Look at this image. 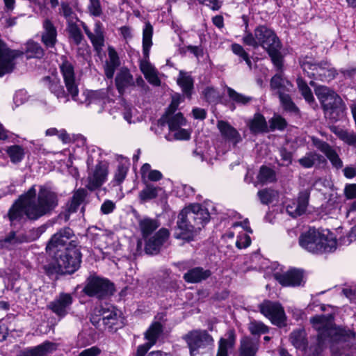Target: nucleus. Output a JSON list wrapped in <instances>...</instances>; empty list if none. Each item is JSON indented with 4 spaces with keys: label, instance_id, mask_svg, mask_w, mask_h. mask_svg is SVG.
<instances>
[{
    "label": "nucleus",
    "instance_id": "obj_1",
    "mask_svg": "<svg viewBox=\"0 0 356 356\" xmlns=\"http://www.w3.org/2000/svg\"><path fill=\"white\" fill-rule=\"evenodd\" d=\"M313 327L318 332L315 343L309 348V356H323L327 343L334 356H356L353 348L355 334L350 330L337 327L334 325L332 315L316 316L311 318Z\"/></svg>",
    "mask_w": 356,
    "mask_h": 356
},
{
    "label": "nucleus",
    "instance_id": "obj_2",
    "mask_svg": "<svg viewBox=\"0 0 356 356\" xmlns=\"http://www.w3.org/2000/svg\"><path fill=\"white\" fill-rule=\"evenodd\" d=\"M74 237V232L70 227H64L51 236L46 250L54 258V261L44 266L49 275L71 274L79 268L81 253L76 248V242L72 239Z\"/></svg>",
    "mask_w": 356,
    "mask_h": 356
},
{
    "label": "nucleus",
    "instance_id": "obj_3",
    "mask_svg": "<svg viewBox=\"0 0 356 356\" xmlns=\"http://www.w3.org/2000/svg\"><path fill=\"white\" fill-rule=\"evenodd\" d=\"M57 205V195L54 192L41 186L37 195L35 186L33 185L15 201L8 216L11 225L21 222L24 216L35 220L50 213Z\"/></svg>",
    "mask_w": 356,
    "mask_h": 356
},
{
    "label": "nucleus",
    "instance_id": "obj_4",
    "mask_svg": "<svg viewBox=\"0 0 356 356\" xmlns=\"http://www.w3.org/2000/svg\"><path fill=\"white\" fill-rule=\"evenodd\" d=\"M209 218L208 210L199 204L185 207L178 215L175 237L187 241L193 240L197 231L209 222Z\"/></svg>",
    "mask_w": 356,
    "mask_h": 356
},
{
    "label": "nucleus",
    "instance_id": "obj_5",
    "mask_svg": "<svg viewBox=\"0 0 356 356\" xmlns=\"http://www.w3.org/2000/svg\"><path fill=\"white\" fill-rule=\"evenodd\" d=\"M62 62L59 65V68L62 74L64 83L68 93L72 99L80 104L90 105L96 103H104L106 93L102 90L86 91L81 97H79L78 83L75 79L74 67L66 56L61 57Z\"/></svg>",
    "mask_w": 356,
    "mask_h": 356
},
{
    "label": "nucleus",
    "instance_id": "obj_6",
    "mask_svg": "<svg viewBox=\"0 0 356 356\" xmlns=\"http://www.w3.org/2000/svg\"><path fill=\"white\" fill-rule=\"evenodd\" d=\"M242 19L245 24V33L242 38L244 44L257 49L261 47L266 51L278 47L281 42L275 33L265 25L257 26L253 33L248 31V19L245 15Z\"/></svg>",
    "mask_w": 356,
    "mask_h": 356
},
{
    "label": "nucleus",
    "instance_id": "obj_7",
    "mask_svg": "<svg viewBox=\"0 0 356 356\" xmlns=\"http://www.w3.org/2000/svg\"><path fill=\"white\" fill-rule=\"evenodd\" d=\"M309 84L314 88L327 118L336 122L344 116L346 106L339 95L325 86L316 85L314 81H311Z\"/></svg>",
    "mask_w": 356,
    "mask_h": 356
},
{
    "label": "nucleus",
    "instance_id": "obj_8",
    "mask_svg": "<svg viewBox=\"0 0 356 356\" xmlns=\"http://www.w3.org/2000/svg\"><path fill=\"white\" fill-rule=\"evenodd\" d=\"M299 244L302 248L313 254L330 252L337 248V241L314 228H310L299 237Z\"/></svg>",
    "mask_w": 356,
    "mask_h": 356
},
{
    "label": "nucleus",
    "instance_id": "obj_9",
    "mask_svg": "<svg viewBox=\"0 0 356 356\" xmlns=\"http://www.w3.org/2000/svg\"><path fill=\"white\" fill-rule=\"evenodd\" d=\"M300 65L308 77L321 81H329L337 74L336 70L326 60L316 63L305 58L300 61Z\"/></svg>",
    "mask_w": 356,
    "mask_h": 356
},
{
    "label": "nucleus",
    "instance_id": "obj_10",
    "mask_svg": "<svg viewBox=\"0 0 356 356\" xmlns=\"http://www.w3.org/2000/svg\"><path fill=\"white\" fill-rule=\"evenodd\" d=\"M187 343L191 356H201L204 350L213 346V339L206 330H195L184 337Z\"/></svg>",
    "mask_w": 356,
    "mask_h": 356
},
{
    "label": "nucleus",
    "instance_id": "obj_11",
    "mask_svg": "<svg viewBox=\"0 0 356 356\" xmlns=\"http://www.w3.org/2000/svg\"><path fill=\"white\" fill-rule=\"evenodd\" d=\"M113 284L108 280L90 276L86 280L83 292L88 296L102 298L113 294Z\"/></svg>",
    "mask_w": 356,
    "mask_h": 356
},
{
    "label": "nucleus",
    "instance_id": "obj_12",
    "mask_svg": "<svg viewBox=\"0 0 356 356\" xmlns=\"http://www.w3.org/2000/svg\"><path fill=\"white\" fill-rule=\"evenodd\" d=\"M152 35L153 27L147 22L145 23L143 30V54L144 59L140 62V69L144 76L156 70L148 60L150 48L152 46Z\"/></svg>",
    "mask_w": 356,
    "mask_h": 356
},
{
    "label": "nucleus",
    "instance_id": "obj_13",
    "mask_svg": "<svg viewBox=\"0 0 356 356\" xmlns=\"http://www.w3.org/2000/svg\"><path fill=\"white\" fill-rule=\"evenodd\" d=\"M259 308L261 313L269 318L273 324L279 327L286 325V315L280 303L264 301L260 305Z\"/></svg>",
    "mask_w": 356,
    "mask_h": 356
},
{
    "label": "nucleus",
    "instance_id": "obj_14",
    "mask_svg": "<svg viewBox=\"0 0 356 356\" xmlns=\"http://www.w3.org/2000/svg\"><path fill=\"white\" fill-rule=\"evenodd\" d=\"M95 313L100 316L103 323L109 330L118 329L116 325L118 324L120 312L114 306L105 305L99 308H96Z\"/></svg>",
    "mask_w": 356,
    "mask_h": 356
},
{
    "label": "nucleus",
    "instance_id": "obj_15",
    "mask_svg": "<svg viewBox=\"0 0 356 356\" xmlns=\"http://www.w3.org/2000/svg\"><path fill=\"white\" fill-rule=\"evenodd\" d=\"M108 174V167L106 163L99 161L95 168L88 174L86 187L90 191L99 188L106 180Z\"/></svg>",
    "mask_w": 356,
    "mask_h": 356
},
{
    "label": "nucleus",
    "instance_id": "obj_16",
    "mask_svg": "<svg viewBox=\"0 0 356 356\" xmlns=\"http://www.w3.org/2000/svg\"><path fill=\"white\" fill-rule=\"evenodd\" d=\"M163 332V327L160 323H152L145 333V339L147 343L138 346L136 356H145L147 351L156 343L158 338Z\"/></svg>",
    "mask_w": 356,
    "mask_h": 356
},
{
    "label": "nucleus",
    "instance_id": "obj_17",
    "mask_svg": "<svg viewBox=\"0 0 356 356\" xmlns=\"http://www.w3.org/2000/svg\"><path fill=\"white\" fill-rule=\"evenodd\" d=\"M73 302L71 294L60 293L53 301L50 302L47 307L59 318L65 317Z\"/></svg>",
    "mask_w": 356,
    "mask_h": 356
},
{
    "label": "nucleus",
    "instance_id": "obj_18",
    "mask_svg": "<svg viewBox=\"0 0 356 356\" xmlns=\"http://www.w3.org/2000/svg\"><path fill=\"white\" fill-rule=\"evenodd\" d=\"M170 236L169 231L165 228L160 229L153 236L145 239V250L147 254H157Z\"/></svg>",
    "mask_w": 356,
    "mask_h": 356
},
{
    "label": "nucleus",
    "instance_id": "obj_19",
    "mask_svg": "<svg viewBox=\"0 0 356 356\" xmlns=\"http://www.w3.org/2000/svg\"><path fill=\"white\" fill-rule=\"evenodd\" d=\"M23 52L0 47V77L13 72L14 59L22 56Z\"/></svg>",
    "mask_w": 356,
    "mask_h": 356
},
{
    "label": "nucleus",
    "instance_id": "obj_20",
    "mask_svg": "<svg viewBox=\"0 0 356 356\" xmlns=\"http://www.w3.org/2000/svg\"><path fill=\"white\" fill-rule=\"evenodd\" d=\"M275 280L284 286H298L302 282V273L297 269H291L284 273H275Z\"/></svg>",
    "mask_w": 356,
    "mask_h": 356
},
{
    "label": "nucleus",
    "instance_id": "obj_21",
    "mask_svg": "<svg viewBox=\"0 0 356 356\" xmlns=\"http://www.w3.org/2000/svg\"><path fill=\"white\" fill-rule=\"evenodd\" d=\"M314 145L330 161L332 165L337 169L342 168L343 162L336 151L327 143L313 136L312 138Z\"/></svg>",
    "mask_w": 356,
    "mask_h": 356
},
{
    "label": "nucleus",
    "instance_id": "obj_22",
    "mask_svg": "<svg viewBox=\"0 0 356 356\" xmlns=\"http://www.w3.org/2000/svg\"><path fill=\"white\" fill-rule=\"evenodd\" d=\"M309 194L308 190L300 191L297 201L293 202L291 204L286 206L288 213L293 217L303 214L306 211L308 206Z\"/></svg>",
    "mask_w": 356,
    "mask_h": 356
},
{
    "label": "nucleus",
    "instance_id": "obj_23",
    "mask_svg": "<svg viewBox=\"0 0 356 356\" xmlns=\"http://www.w3.org/2000/svg\"><path fill=\"white\" fill-rule=\"evenodd\" d=\"M42 81L44 87L57 99L66 98L68 95H70L67 90L65 92L60 80L55 75L46 76L42 78Z\"/></svg>",
    "mask_w": 356,
    "mask_h": 356
},
{
    "label": "nucleus",
    "instance_id": "obj_24",
    "mask_svg": "<svg viewBox=\"0 0 356 356\" xmlns=\"http://www.w3.org/2000/svg\"><path fill=\"white\" fill-rule=\"evenodd\" d=\"M41 40L47 47H54L57 42V29L52 21L46 18L42 22Z\"/></svg>",
    "mask_w": 356,
    "mask_h": 356
},
{
    "label": "nucleus",
    "instance_id": "obj_25",
    "mask_svg": "<svg viewBox=\"0 0 356 356\" xmlns=\"http://www.w3.org/2000/svg\"><path fill=\"white\" fill-rule=\"evenodd\" d=\"M115 81L116 88L120 95H123L127 88L135 86L134 77L126 67L120 69L115 76Z\"/></svg>",
    "mask_w": 356,
    "mask_h": 356
},
{
    "label": "nucleus",
    "instance_id": "obj_26",
    "mask_svg": "<svg viewBox=\"0 0 356 356\" xmlns=\"http://www.w3.org/2000/svg\"><path fill=\"white\" fill-rule=\"evenodd\" d=\"M57 348L54 343L46 341L32 348L26 349L22 351L18 356H45L53 353Z\"/></svg>",
    "mask_w": 356,
    "mask_h": 356
},
{
    "label": "nucleus",
    "instance_id": "obj_27",
    "mask_svg": "<svg viewBox=\"0 0 356 356\" xmlns=\"http://www.w3.org/2000/svg\"><path fill=\"white\" fill-rule=\"evenodd\" d=\"M259 346V339L244 337L241 339L238 356H255Z\"/></svg>",
    "mask_w": 356,
    "mask_h": 356
},
{
    "label": "nucleus",
    "instance_id": "obj_28",
    "mask_svg": "<svg viewBox=\"0 0 356 356\" xmlns=\"http://www.w3.org/2000/svg\"><path fill=\"white\" fill-rule=\"evenodd\" d=\"M289 341L297 350L302 352L305 351L308 345L307 334L305 330L302 327L294 330L290 334Z\"/></svg>",
    "mask_w": 356,
    "mask_h": 356
},
{
    "label": "nucleus",
    "instance_id": "obj_29",
    "mask_svg": "<svg viewBox=\"0 0 356 356\" xmlns=\"http://www.w3.org/2000/svg\"><path fill=\"white\" fill-rule=\"evenodd\" d=\"M108 60L104 65L105 75L108 79H112L115 70L120 66V61L118 53L112 47L108 48Z\"/></svg>",
    "mask_w": 356,
    "mask_h": 356
},
{
    "label": "nucleus",
    "instance_id": "obj_30",
    "mask_svg": "<svg viewBox=\"0 0 356 356\" xmlns=\"http://www.w3.org/2000/svg\"><path fill=\"white\" fill-rule=\"evenodd\" d=\"M211 275L209 270L202 267H195L188 270L184 275V280L188 283H197L207 280Z\"/></svg>",
    "mask_w": 356,
    "mask_h": 356
},
{
    "label": "nucleus",
    "instance_id": "obj_31",
    "mask_svg": "<svg viewBox=\"0 0 356 356\" xmlns=\"http://www.w3.org/2000/svg\"><path fill=\"white\" fill-rule=\"evenodd\" d=\"M177 83L181 88L184 95L188 98H191L193 88V80L191 76L183 71H180Z\"/></svg>",
    "mask_w": 356,
    "mask_h": 356
},
{
    "label": "nucleus",
    "instance_id": "obj_32",
    "mask_svg": "<svg viewBox=\"0 0 356 356\" xmlns=\"http://www.w3.org/2000/svg\"><path fill=\"white\" fill-rule=\"evenodd\" d=\"M248 125L250 129L253 132H266L268 131L267 122L263 115L257 113L254 115Z\"/></svg>",
    "mask_w": 356,
    "mask_h": 356
},
{
    "label": "nucleus",
    "instance_id": "obj_33",
    "mask_svg": "<svg viewBox=\"0 0 356 356\" xmlns=\"http://www.w3.org/2000/svg\"><path fill=\"white\" fill-rule=\"evenodd\" d=\"M91 43L97 51L102 50L104 45V29L102 24L99 21L96 22L95 24L93 38H92Z\"/></svg>",
    "mask_w": 356,
    "mask_h": 356
},
{
    "label": "nucleus",
    "instance_id": "obj_34",
    "mask_svg": "<svg viewBox=\"0 0 356 356\" xmlns=\"http://www.w3.org/2000/svg\"><path fill=\"white\" fill-rule=\"evenodd\" d=\"M139 226L143 238H147L160 226V223L157 220L145 218L140 220Z\"/></svg>",
    "mask_w": 356,
    "mask_h": 356
},
{
    "label": "nucleus",
    "instance_id": "obj_35",
    "mask_svg": "<svg viewBox=\"0 0 356 356\" xmlns=\"http://www.w3.org/2000/svg\"><path fill=\"white\" fill-rule=\"evenodd\" d=\"M161 191L160 187L155 186L152 184H145V187L140 191L138 197L142 202H147L156 198Z\"/></svg>",
    "mask_w": 356,
    "mask_h": 356
},
{
    "label": "nucleus",
    "instance_id": "obj_36",
    "mask_svg": "<svg viewBox=\"0 0 356 356\" xmlns=\"http://www.w3.org/2000/svg\"><path fill=\"white\" fill-rule=\"evenodd\" d=\"M6 152L9 156L10 161L13 163H18L21 162L25 154L24 148L17 145H13L8 147Z\"/></svg>",
    "mask_w": 356,
    "mask_h": 356
},
{
    "label": "nucleus",
    "instance_id": "obj_37",
    "mask_svg": "<svg viewBox=\"0 0 356 356\" xmlns=\"http://www.w3.org/2000/svg\"><path fill=\"white\" fill-rule=\"evenodd\" d=\"M86 196L83 190H78L73 195L70 202L67 205V211L69 214L77 211L81 204L84 200Z\"/></svg>",
    "mask_w": 356,
    "mask_h": 356
},
{
    "label": "nucleus",
    "instance_id": "obj_38",
    "mask_svg": "<svg viewBox=\"0 0 356 356\" xmlns=\"http://www.w3.org/2000/svg\"><path fill=\"white\" fill-rule=\"evenodd\" d=\"M26 54L27 58H41L44 56V50L39 43L29 40L26 44Z\"/></svg>",
    "mask_w": 356,
    "mask_h": 356
},
{
    "label": "nucleus",
    "instance_id": "obj_39",
    "mask_svg": "<svg viewBox=\"0 0 356 356\" xmlns=\"http://www.w3.org/2000/svg\"><path fill=\"white\" fill-rule=\"evenodd\" d=\"M163 119L166 120L170 131H177L182 126L186 124V120L181 113H178Z\"/></svg>",
    "mask_w": 356,
    "mask_h": 356
},
{
    "label": "nucleus",
    "instance_id": "obj_40",
    "mask_svg": "<svg viewBox=\"0 0 356 356\" xmlns=\"http://www.w3.org/2000/svg\"><path fill=\"white\" fill-rule=\"evenodd\" d=\"M122 159L124 160V162L122 161L118 164L114 175L113 181L116 185L120 184L124 180L129 169L128 160L124 158Z\"/></svg>",
    "mask_w": 356,
    "mask_h": 356
},
{
    "label": "nucleus",
    "instance_id": "obj_41",
    "mask_svg": "<svg viewBox=\"0 0 356 356\" xmlns=\"http://www.w3.org/2000/svg\"><path fill=\"white\" fill-rule=\"evenodd\" d=\"M227 95L229 98L234 103L240 105H246L249 104L252 97L245 96L241 93L237 92L236 90L230 87L227 88Z\"/></svg>",
    "mask_w": 356,
    "mask_h": 356
},
{
    "label": "nucleus",
    "instance_id": "obj_42",
    "mask_svg": "<svg viewBox=\"0 0 356 356\" xmlns=\"http://www.w3.org/2000/svg\"><path fill=\"white\" fill-rule=\"evenodd\" d=\"M298 88L301 92V95L305 98V101L307 102L309 104L314 103V97L313 96L312 92L309 87L307 86V83L303 80L302 77H298L296 80Z\"/></svg>",
    "mask_w": 356,
    "mask_h": 356
},
{
    "label": "nucleus",
    "instance_id": "obj_43",
    "mask_svg": "<svg viewBox=\"0 0 356 356\" xmlns=\"http://www.w3.org/2000/svg\"><path fill=\"white\" fill-rule=\"evenodd\" d=\"M323 157L315 152H308L305 156L298 160L299 163L304 168H312L317 161L320 162Z\"/></svg>",
    "mask_w": 356,
    "mask_h": 356
},
{
    "label": "nucleus",
    "instance_id": "obj_44",
    "mask_svg": "<svg viewBox=\"0 0 356 356\" xmlns=\"http://www.w3.org/2000/svg\"><path fill=\"white\" fill-rule=\"evenodd\" d=\"M67 31L69 33L70 38L72 39L76 45L81 44L83 40V35L76 22L67 24Z\"/></svg>",
    "mask_w": 356,
    "mask_h": 356
},
{
    "label": "nucleus",
    "instance_id": "obj_45",
    "mask_svg": "<svg viewBox=\"0 0 356 356\" xmlns=\"http://www.w3.org/2000/svg\"><path fill=\"white\" fill-rule=\"evenodd\" d=\"M59 13L67 20V24H70L71 23L76 22V21H79L78 17H76V13L73 11L72 8L67 3H61L60 8L59 9Z\"/></svg>",
    "mask_w": 356,
    "mask_h": 356
},
{
    "label": "nucleus",
    "instance_id": "obj_46",
    "mask_svg": "<svg viewBox=\"0 0 356 356\" xmlns=\"http://www.w3.org/2000/svg\"><path fill=\"white\" fill-rule=\"evenodd\" d=\"M276 179L275 172L271 168L261 166L258 175V180L262 184L271 183Z\"/></svg>",
    "mask_w": 356,
    "mask_h": 356
},
{
    "label": "nucleus",
    "instance_id": "obj_47",
    "mask_svg": "<svg viewBox=\"0 0 356 356\" xmlns=\"http://www.w3.org/2000/svg\"><path fill=\"white\" fill-rule=\"evenodd\" d=\"M184 101V97L179 93H175L172 96V101L170 105L167 107L165 114L162 118L172 116V114L177 110L179 104Z\"/></svg>",
    "mask_w": 356,
    "mask_h": 356
},
{
    "label": "nucleus",
    "instance_id": "obj_48",
    "mask_svg": "<svg viewBox=\"0 0 356 356\" xmlns=\"http://www.w3.org/2000/svg\"><path fill=\"white\" fill-rule=\"evenodd\" d=\"M259 200L263 204H269L277 197V193L275 191L270 188L260 190L257 193Z\"/></svg>",
    "mask_w": 356,
    "mask_h": 356
},
{
    "label": "nucleus",
    "instance_id": "obj_49",
    "mask_svg": "<svg viewBox=\"0 0 356 356\" xmlns=\"http://www.w3.org/2000/svg\"><path fill=\"white\" fill-rule=\"evenodd\" d=\"M232 50L234 54L237 55L241 58V61L244 60L250 70L252 69V63L249 55L241 44L236 43L232 44Z\"/></svg>",
    "mask_w": 356,
    "mask_h": 356
},
{
    "label": "nucleus",
    "instance_id": "obj_50",
    "mask_svg": "<svg viewBox=\"0 0 356 356\" xmlns=\"http://www.w3.org/2000/svg\"><path fill=\"white\" fill-rule=\"evenodd\" d=\"M268 131H273L275 130L283 131L287 125V122L284 118L278 115H275L268 121Z\"/></svg>",
    "mask_w": 356,
    "mask_h": 356
},
{
    "label": "nucleus",
    "instance_id": "obj_51",
    "mask_svg": "<svg viewBox=\"0 0 356 356\" xmlns=\"http://www.w3.org/2000/svg\"><path fill=\"white\" fill-rule=\"evenodd\" d=\"M279 97L285 110L293 113H297L298 111V108L292 102L289 95L279 92Z\"/></svg>",
    "mask_w": 356,
    "mask_h": 356
},
{
    "label": "nucleus",
    "instance_id": "obj_52",
    "mask_svg": "<svg viewBox=\"0 0 356 356\" xmlns=\"http://www.w3.org/2000/svg\"><path fill=\"white\" fill-rule=\"evenodd\" d=\"M249 330L251 334L254 335H260L265 334L268 332V327L263 323L259 321H252L248 326Z\"/></svg>",
    "mask_w": 356,
    "mask_h": 356
},
{
    "label": "nucleus",
    "instance_id": "obj_53",
    "mask_svg": "<svg viewBox=\"0 0 356 356\" xmlns=\"http://www.w3.org/2000/svg\"><path fill=\"white\" fill-rule=\"evenodd\" d=\"M281 47L282 45L280 44L278 47L275 48V49H273V51L270 50L267 51L268 55L271 58L273 64L279 70H281L282 67V58L280 51Z\"/></svg>",
    "mask_w": 356,
    "mask_h": 356
},
{
    "label": "nucleus",
    "instance_id": "obj_54",
    "mask_svg": "<svg viewBox=\"0 0 356 356\" xmlns=\"http://www.w3.org/2000/svg\"><path fill=\"white\" fill-rule=\"evenodd\" d=\"M88 10L91 15L99 17L102 14V9L99 0H90Z\"/></svg>",
    "mask_w": 356,
    "mask_h": 356
},
{
    "label": "nucleus",
    "instance_id": "obj_55",
    "mask_svg": "<svg viewBox=\"0 0 356 356\" xmlns=\"http://www.w3.org/2000/svg\"><path fill=\"white\" fill-rule=\"evenodd\" d=\"M236 340V335L234 330H229L227 332V338L221 339L219 344L227 348H231L234 346Z\"/></svg>",
    "mask_w": 356,
    "mask_h": 356
},
{
    "label": "nucleus",
    "instance_id": "obj_56",
    "mask_svg": "<svg viewBox=\"0 0 356 356\" xmlns=\"http://www.w3.org/2000/svg\"><path fill=\"white\" fill-rule=\"evenodd\" d=\"M280 155L281 156L282 163H279L282 166H288L292 162V154L291 152L287 151L286 148L282 147L280 149Z\"/></svg>",
    "mask_w": 356,
    "mask_h": 356
},
{
    "label": "nucleus",
    "instance_id": "obj_57",
    "mask_svg": "<svg viewBox=\"0 0 356 356\" xmlns=\"http://www.w3.org/2000/svg\"><path fill=\"white\" fill-rule=\"evenodd\" d=\"M217 127L221 134H237L236 129L225 121H218Z\"/></svg>",
    "mask_w": 356,
    "mask_h": 356
},
{
    "label": "nucleus",
    "instance_id": "obj_58",
    "mask_svg": "<svg viewBox=\"0 0 356 356\" xmlns=\"http://www.w3.org/2000/svg\"><path fill=\"white\" fill-rule=\"evenodd\" d=\"M204 98L209 103H214L218 100V95L216 90L212 88H207L204 90Z\"/></svg>",
    "mask_w": 356,
    "mask_h": 356
},
{
    "label": "nucleus",
    "instance_id": "obj_59",
    "mask_svg": "<svg viewBox=\"0 0 356 356\" xmlns=\"http://www.w3.org/2000/svg\"><path fill=\"white\" fill-rule=\"evenodd\" d=\"M284 79L282 77L281 74H277L273 76L270 80V88L273 90L281 89L284 86Z\"/></svg>",
    "mask_w": 356,
    "mask_h": 356
},
{
    "label": "nucleus",
    "instance_id": "obj_60",
    "mask_svg": "<svg viewBox=\"0 0 356 356\" xmlns=\"http://www.w3.org/2000/svg\"><path fill=\"white\" fill-rule=\"evenodd\" d=\"M197 1L200 4L209 7L213 10H219L222 5L221 0H197Z\"/></svg>",
    "mask_w": 356,
    "mask_h": 356
},
{
    "label": "nucleus",
    "instance_id": "obj_61",
    "mask_svg": "<svg viewBox=\"0 0 356 356\" xmlns=\"http://www.w3.org/2000/svg\"><path fill=\"white\" fill-rule=\"evenodd\" d=\"M251 244L250 237L247 234H243L238 237L237 241L236 242V245L237 248H245L248 247Z\"/></svg>",
    "mask_w": 356,
    "mask_h": 356
},
{
    "label": "nucleus",
    "instance_id": "obj_62",
    "mask_svg": "<svg viewBox=\"0 0 356 356\" xmlns=\"http://www.w3.org/2000/svg\"><path fill=\"white\" fill-rule=\"evenodd\" d=\"M222 140L229 147L235 146L240 140H241V135H222Z\"/></svg>",
    "mask_w": 356,
    "mask_h": 356
},
{
    "label": "nucleus",
    "instance_id": "obj_63",
    "mask_svg": "<svg viewBox=\"0 0 356 356\" xmlns=\"http://www.w3.org/2000/svg\"><path fill=\"white\" fill-rule=\"evenodd\" d=\"M344 193L348 199L356 198V184L346 185Z\"/></svg>",
    "mask_w": 356,
    "mask_h": 356
},
{
    "label": "nucleus",
    "instance_id": "obj_64",
    "mask_svg": "<svg viewBox=\"0 0 356 356\" xmlns=\"http://www.w3.org/2000/svg\"><path fill=\"white\" fill-rule=\"evenodd\" d=\"M145 79L148 81V82L154 86H159L161 84V81L157 76L156 70L147 74L145 76Z\"/></svg>",
    "mask_w": 356,
    "mask_h": 356
}]
</instances>
